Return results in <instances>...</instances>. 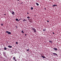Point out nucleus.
Here are the masks:
<instances>
[{"mask_svg": "<svg viewBox=\"0 0 61 61\" xmlns=\"http://www.w3.org/2000/svg\"><path fill=\"white\" fill-rule=\"evenodd\" d=\"M53 49L54 50H56V51H57V49L56 48H54V49Z\"/></svg>", "mask_w": 61, "mask_h": 61, "instance_id": "6e6552de", "label": "nucleus"}, {"mask_svg": "<svg viewBox=\"0 0 61 61\" xmlns=\"http://www.w3.org/2000/svg\"><path fill=\"white\" fill-rule=\"evenodd\" d=\"M52 33H53V34H55V33H54V32H53Z\"/></svg>", "mask_w": 61, "mask_h": 61, "instance_id": "bb28decb", "label": "nucleus"}, {"mask_svg": "<svg viewBox=\"0 0 61 61\" xmlns=\"http://www.w3.org/2000/svg\"><path fill=\"white\" fill-rule=\"evenodd\" d=\"M36 5L37 6H39V4L37 3H36Z\"/></svg>", "mask_w": 61, "mask_h": 61, "instance_id": "9b49d317", "label": "nucleus"}, {"mask_svg": "<svg viewBox=\"0 0 61 61\" xmlns=\"http://www.w3.org/2000/svg\"><path fill=\"white\" fill-rule=\"evenodd\" d=\"M16 28H17V26H16Z\"/></svg>", "mask_w": 61, "mask_h": 61, "instance_id": "c756f323", "label": "nucleus"}, {"mask_svg": "<svg viewBox=\"0 0 61 61\" xmlns=\"http://www.w3.org/2000/svg\"><path fill=\"white\" fill-rule=\"evenodd\" d=\"M55 5H53L52 7H55Z\"/></svg>", "mask_w": 61, "mask_h": 61, "instance_id": "5701e85b", "label": "nucleus"}, {"mask_svg": "<svg viewBox=\"0 0 61 61\" xmlns=\"http://www.w3.org/2000/svg\"><path fill=\"white\" fill-rule=\"evenodd\" d=\"M6 33H8V34H11V33L10 32H9L8 31H6Z\"/></svg>", "mask_w": 61, "mask_h": 61, "instance_id": "f257e3e1", "label": "nucleus"}, {"mask_svg": "<svg viewBox=\"0 0 61 61\" xmlns=\"http://www.w3.org/2000/svg\"><path fill=\"white\" fill-rule=\"evenodd\" d=\"M31 29H32L33 30L35 28L34 27H31Z\"/></svg>", "mask_w": 61, "mask_h": 61, "instance_id": "9d476101", "label": "nucleus"}, {"mask_svg": "<svg viewBox=\"0 0 61 61\" xmlns=\"http://www.w3.org/2000/svg\"><path fill=\"white\" fill-rule=\"evenodd\" d=\"M27 20L26 19H24V20H23V21L24 22H25V21H26Z\"/></svg>", "mask_w": 61, "mask_h": 61, "instance_id": "39448f33", "label": "nucleus"}, {"mask_svg": "<svg viewBox=\"0 0 61 61\" xmlns=\"http://www.w3.org/2000/svg\"><path fill=\"white\" fill-rule=\"evenodd\" d=\"M55 6H57V5H55Z\"/></svg>", "mask_w": 61, "mask_h": 61, "instance_id": "c85d7f7f", "label": "nucleus"}, {"mask_svg": "<svg viewBox=\"0 0 61 61\" xmlns=\"http://www.w3.org/2000/svg\"><path fill=\"white\" fill-rule=\"evenodd\" d=\"M41 57H42L43 58H45L46 57H45L44 56H42V55H41Z\"/></svg>", "mask_w": 61, "mask_h": 61, "instance_id": "0eeeda50", "label": "nucleus"}, {"mask_svg": "<svg viewBox=\"0 0 61 61\" xmlns=\"http://www.w3.org/2000/svg\"><path fill=\"white\" fill-rule=\"evenodd\" d=\"M27 34H25V37L26 36H27Z\"/></svg>", "mask_w": 61, "mask_h": 61, "instance_id": "4be33fe9", "label": "nucleus"}, {"mask_svg": "<svg viewBox=\"0 0 61 61\" xmlns=\"http://www.w3.org/2000/svg\"><path fill=\"white\" fill-rule=\"evenodd\" d=\"M29 14V13H27V14L28 15Z\"/></svg>", "mask_w": 61, "mask_h": 61, "instance_id": "a878e982", "label": "nucleus"}, {"mask_svg": "<svg viewBox=\"0 0 61 61\" xmlns=\"http://www.w3.org/2000/svg\"><path fill=\"white\" fill-rule=\"evenodd\" d=\"M46 29H43V30L44 31H45V30L46 31Z\"/></svg>", "mask_w": 61, "mask_h": 61, "instance_id": "a211bd4d", "label": "nucleus"}, {"mask_svg": "<svg viewBox=\"0 0 61 61\" xmlns=\"http://www.w3.org/2000/svg\"><path fill=\"white\" fill-rule=\"evenodd\" d=\"M44 10H46V8H44Z\"/></svg>", "mask_w": 61, "mask_h": 61, "instance_id": "cd10ccee", "label": "nucleus"}, {"mask_svg": "<svg viewBox=\"0 0 61 61\" xmlns=\"http://www.w3.org/2000/svg\"><path fill=\"white\" fill-rule=\"evenodd\" d=\"M18 1H19V0H17Z\"/></svg>", "mask_w": 61, "mask_h": 61, "instance_id": "2f4dec72", "label": "nucleus"}, {"mask_svg": "<svg viewBox=\"0 0 61 61\" xmlns=\"http://www.w3.org/2000/svg\"><path fill=\"white\" fill-rule=\"evenodd\" d=\"M16 21H18V19H16Z\"/></svg>", "mask_w": 61, "mask_h": 61, "instance_id": "4468645a", "label": "nucleus"}, {"mask_svg": "<svg viewBox=\"0 0 61 61\" xmlns=\"http://www.w3.org/2000/svg\"><path fill=\"white\" fill-rule=\"evenodd\" d=\"M21 32H22V33H24V32H23V31L22 30V31H21Z\"/></svg>", "mask_w": 61, "mask_h": 61, "instance_id": "aec40b11", "label": "nucleus"}, {"mask_svg": "<svg viewBox=\"0 0 61 61\" xmlns=\"http://www.w3.org/2000/svg\"><path fill=\"white\" fill-rule=\"evenodd\" d=\"M33 30L34 31V32H36V29H34Z\"/></svg>", "mask_w": 61, "mask_h": 61, "instance_id": "20e7f679", "label": "nucleus"}, {"mask_svg": "<svg viewBox=\"0 0 61 61\" xmlns=\"http://www.w3.org/2000/svg\"><path fill=\"white\" fill-rule=\"evenodd\" d=\"M33 7L31 8V10H33Z\"/></svg>", "mask_w": 61, "mask_h": 61, "instance_id": "f3484780", "label": "nucleus"}, {"mask_svg": "<svg viewBox=\"0 0 61 61\" xmlns=\"http://www.w3.org/2000/svg\"><path fill=\"white\" fill-rule=\"evenodd\" d=\"M12 47L11 46H8V47L10 48H12Z\"/></svg>", "mask_w": 61, "mask_h": 61, "instance_id": "1a4fd4ad", "label": "nucleus"}, {"mask_svg": "<svg viewBox=\"0 0 61 61\" xmlns=\"http://www.w3.org/2000/svg\"><path fill=\"white\" fill-rule=\"evenodd\" d=\"M6 15V14H5V15Z\"/></svg>", "mask_w": 61, "mask_h": 61, "instance_id": "473e14b6", "label": "nucleus"}, {"mask_svg": "<svg viewBox=\"0 0 61 61\" xmlns=\"http://www.w3.org/2000/svg\"><path fill=\"white\" fill-rule=\"evenodd\" d=\"M16 44H18V42H16Z\"/></svg>", "mask_w": 61, "mask_h": 61, "instance_id": "412c9836", "label": "nucleus"}, {"mask_svg": "<svg viewBox=\"0 0 61 61\" xmlns=\"http://www.w3.org/2000/svg\"><path fill=\"white\" fill-rule=\"evenodd\" d=\"M15 59V57H13V59L14 60H15V61H17V60Z\"/></svg>", "mask_w": 61, "mask_h": 61, "instance_id": "7ed1b4c3", "label": "nucleus"}, {"mask_svg": "<svg viewBox=\"0 0 61 61\" xmlns=\"http://www.w3.org/2000/svg\"><path fill=\"white\" fill-rule=\"evenodd\" d=\"M22 3H21V4H22Z\"/></svg>", "mask_w": 61, "mask_h": 61, "instance_id": "7c9ffc66", "label": "nucleus"}, {"mask_svg": "<svg viewBox=\"0 0 61 61\" xmlns=\"http://www.w3.org/2000/svg\"><path fill=\"white\" fill-rule=\"evenodd\" d=\"M29 49H28V50H26L27 51H29Z\"/></svg>", "mask_w": 61, "mask_h": 61, "instance_id": "dca6fc26", "label": "nucleus"}, {"mask_svg": "<svg viewBox=\"0 0 61 61\" xmlns=\"http://www.w3.org/2000/svg\"><path fill=\"white\" fill-rule=\"evenodd\" d=\"M21 19H20L19 20H18V22L19 21V20H21Z\"/></svg>", "mask_w": 61, "mask_h": 61, "instance_id": "b1692460", "label": "nucleus"}, {"mask_svg": "<svg viewBox=\"0 0 61 61\" xmlns=\"http://www.w3.org/2000/svg\"><path fill=\"white\" fill-rule=\"evenodd\" d=\"M3 24H1V25L2 26H3Z\"/></svg>", "mask_w": 61, "mask_h": 61, "instance_id": "6ab92c4d", "label": "nucleus"}, {"mask_svg": "<svg viewBox=\"0 0 61 61\" xmlns=\"http://www.w3.org/2000/svg\"><path fill=\"white\" fill-rule=\"evenodd\" d=\"M28 20H29V19H28Z\"/></svg>", "mask_w": 61, "mask_h": 61, "instance_id": "c9c22d12", "label": "nucleus"}, {"mask_svg": "<svg viewBox=\"0 0 61 61\" xmlns=\"http://www.w3.org/2000/svg\"><path fill=\"white\" fill-rule=\"evenodd\" d=\"M53 54V55H56V56H57V54L56 53H52Z\"/></svg>", "mask_w": 61, "mask_h": 61, "instance_id": "423d86ee", "label": "nucleus"}, {"mask_svg": "<svg viewBox=\"0 0 61 61\" xmlns=\"http://www.w3.org/2000/svg\"><path fill=\"white\" fill-rule=\"evenodd\" d=\"M11 13L13 15H15V12L13 11L11 12Z\"/></svg>", "mask_w": 61, "mask_h": 61, "instance_id": "f03ea898", "label": "nucleus"}, {"mask_svg": "<svg viewBox=\"0 0 61 61\" xmlns=\"http://www.w3.org/2000/svg\"><path fill=\"white\" fill-rule=\"evenodd\" d=\"M0 50H1V49H0Z\"/></svg>", "mask_w": 61, "mask_h": 61, "instance_id": "f704fd0d", "label": "nucleus"}, {"mask_svg": "<svg viewBox=\"0 0 61 61\" xmlns=\"http://www.w3.org/2000/svg\"><path fill=\"white\" fill-rule=\"evenodd\" d=\"M27 18H29V19L30 18V17H29V16H28Z\"/></svg>", "mask_w": 61, "mask_h": 61, "instance_id": "ddd939ff", "label": "nucleus"}, {"mask_svg": "<svg viewBox=\"0 0 61 61\" xmlns=\"http://www.w3.org/2000/svg\"><path fill=\"white\" fill-rule=\"evenodd\" d=\"M47 22H49V21H48V20H47Z\"/></svg>", "mask_w": 61, "mask_h": 61, "instance_id": "393cba45", "label": "nucleus"}, {"mask_svg": "<svg viewBox=\"0 0 61 61\" xmlns=\"http://www.w3.org/2000/svg\"><path fill=\"white\" fill-rule=\"evenodd\" d=\"M4 61H5V60Z\"/></svg>", "mask_w": 61, "mask_h": 61, "instance_id": "72a5a7b5", "label": "nucleus"}, {"mask_svg": "<svg viewBox=\"0 0 61 61\" xmlns=\"http://www.w3.org/2000/svg\"><path fill=\"white\" fill-rule=\"evenodd\" d=\"M7 48H6V47H4V50H6L7 49Z\"/></svg>", "mask_w": 61, "mask_h": 61, "instance_id": "f8f14e48", "label": "nucleus"}, {"mask_svg": "<svg viewBox=\"0 0 61 61\" xmlns=\"http://www.w3.org/2000/svg\"><path fill=\"white\" fill-rule=\"evenodd\" d=\"M49 42L52 43V41H49Z\"/></svg>", "mask_w": 61, "mask_h": 61, "instance_id": "2eb2a0df", "label": "nucleus"}]
</instances>
